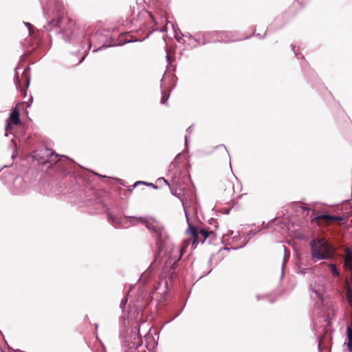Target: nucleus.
<instances>
[{
    "label": "nucleus",
    "mask_w": 352,
    "mask_h": 352,
    "mask_svg": "<svg viewBox=\"0 0 352 352\" xmlns=\"http://www.w3.org/2000/svg\"><path fill=\"white\" fill-rule=\"evenodd\" d=\"M105 212L109 222L115 228L124 226L126 223L124 219H131L130 223L131 226H136L139 223L144 224L150 231L151 235L155 238L157 252L155 256L154 263H156L162 252L164 251L162 274L170 280L173 279L177 273L179 261L183 254L186 252L187 245L180 246L175 244L164 226L153 217L144 218L142 217L124 216L122 218L120 215V211L118 208H107Z\"/></svg>",
    "instance_id": "1"
},
{
    "label": "nucleus",
    "mask_w": 352,
    "mask_h": 352,
    "mask_svg": "<svg viewBox=\"0 0 352 352\" xmlns=\"http://www.w3.org/2000/svg\"><path fill=\"white\" fill-rule=\"evenodd\" d=\"M33 158L47 168L56 165L60 172L68 177L71 186L69 190L85 194V201L87 204L100 201L94 188V180L97 177L104 178L106 176L85 169L69 157L59 155L46 146L36 148Z\"/></svg>",
    "instance_id": "2"
},
{
    "label": "nucleus",
    "mask_w": 352,
    "mask_h": 352,
    "mask_svg": "<svg viewBox=\"0 0 352 352\" xmlns=\"http://www.w3.org/2000/svg\"><path fill=\"white\" fill-rule=\"evenodd\" d=\"M60 28V32L62 34L65 41H69L76 29V22L65 12L59 9L57 11L56 17L51 19L45 28L51 31L54 28Z\"/></svg>",
    "instance_id": "3"
},
{
    "label": "nucleus",
    "mask_w": 352,
    "mask_h": 352,
    "mask_svg": "<svg viewBox=\"0 0 352 352\" xmlns=\"http://www.w3.org/2000/svg\"><path fill=\"white\" fill-rule=\"evenodd\" d=\"M122 352H146L139 327L120 333Z\"/></svg>",
    "instance_id": "4"
},
{
    "label": "nucleus",
    "mask_w": 352,
    "mask_h": 352,
    "mask_svg": "<svg viewBox=\"0 0 352 352\" xmlns=\"http://www.w3.org/2000/svg\"><path fill=\"white\" fill-rule=\"evenodd\" d=\"M5 136L10 139V146L12 148V157L18 149L25 150L34 146L40 140L36 133H4Z\"/></svg>",
    "instance_id": "5"
},
{
    "label": "nucleus",
    "mask_w": 352,
    "mask_h": 352,
    "mask_svg": "<svg viewBox=\"0 0 352 352\" xmlns=\"http://www.w3.org/2000/svg\"><path fill=\"white\" fill-rule=\"evenodd\" d=\"M322 245V241L320 239H313L309 242L311 248V258L314 262H316L318 260H325L328 258L327 254L320 251Z\"/></svg>",
    "instance_id": "6"
},
{
    "label": "nucleus",
    "mask_w": 352,
    "mask_h": 352,
    "mask_svg": "<svg viewBox=\"0 0 352 352\" xmlns=\"http://www.w3.org/2000/svg\"><path fill=\"white\" fill-rule=\"evenodd\" d=\"M19 111L17 108L12 110L9 118L6 120V130L10 131L13 129V126H18L21 124L20 120Z\"/></svg>",
    "instance_id": "7"
},
{
    "label": "nucleus",
    "mask_w": 352,
    "mask_h": 352,
    "mask_svg": "<svg viewBox=\"0 0 352 352\" xmlns=\"http://www.w3.org/2000/svg\"><path fill=\"white\" fill-rule=\"evenodd\" d=\"M315 219L321 220L324 223L327 224H329L331 221H339L340 224H343V221L344 220V217L339 215H331L327 213L318 214L315 217Z\"/></svg>",
    "instance_id": "8"
},
{
    "label": "nucleus",
    "mask_w": 352,
    "mask_h": 352,
    "mask_svg": "<svg viewBox=\"0 0 352 352\" xmlns=\"http://www.w3.org/2000/svg\"><path fill=\"white\" fill-rule=\"evenodd\" d=\"M212 261V257L210 256L207 263H201L199 264L200 268H204L206 266H208V270L204 271L201 274H199L197 270L195 269V265H193V263H192L193 276L195 278L197 277L198 280H199V279H201V278L207 276L208 274H209L212 272V268L210 267V265H211Z\"/></svg>",
    "instance_id": "9"
},
{
    "label": "nucleus",
    "mask_w": 352,
    "mask_h": 352,
    "mask_svg": "<svg viewBox=\"0 0 352 352\" xmlns=\"http://www.w3.org/2000/svg\"><path fill=\"white\" fill-rule=\"evenodd\" d=\"M344 253V266L351 273L350 279L352 283V249L349 248H345Z\"/></svg>",
    "instance_id": "10"
},
{
    "label": "nucleus",
    "mask_w": 352,
    "mask_h": 352,
    "mask_svg": "<svg viewBox=\"0 0 352 352\" xmlns=\"http://www.w3.org/2000/svg\"><path fill=\"white\" fill-rule=\"evenodd\" d=\"M186 220L188 222V229L186 230V233L190 234L192 239V245L198 241V231L199 229L191 223L189 220L187 214H186Z\"/></svg>",
    "instance_id": "11"
},
{
    "label": "nucleus",
    "mask_w": 352,
    "mask_h": 352,
    "mask_svg": "<svg viewBox=\"0 0 352 352\" xmlns=\"http://www.w3.org/2000/svg\"><path fill=\"white\" fill-rule=\"evenodd\" d=\"M215 236V234L213 231H209L205 228L199 229L198 239L199 238V236L201 237L200 242L202 243H204L205 241L210 236Z\"/></svg>",
    "instance_id": "12"
},
{
    "label": "nucleus",
    "mask_w": 352,
    "mask_h": 352,
    "mask_svg": "<svg viewBox=\"0 0 352 352\" xmlns=\"http://www.w3.org/2000/svg\"><path fill=\"white\" fill-rule=\"evenodd\" d=\"M310 288L317 298H322L323 285L320 283L317 284L316 282L315 284L311 283L310 285Z\"/></svg>",
    "instance_id": "13"
},
{
    "label": "nucleus",
    "mask_w": 352,
    "mask_h": 352,
    "mask_svg": "<svg viewBox=\"0 0 352 352\" xmlns=\"http://www.w3.org/2000/svg\"><path fill=\"white\" fill-rule=\"evenodd\" d=\"M346 339L347 341L344 342L349 351H352V327L350 326L346 327Z\"/></svg>",
    "instance_id": "14"
},
{
    "label": "nucleus",
    "mask_w": 352,
    "mask_h": 352,
    "mask_svg": "<svg viewBox=\"0 0 352 352\" xmlns=\"http://www.w3.org/2000/svg\"><path fill=\"white\" fill-rule=\"evenodd\" d=\"M139 185H146V186H152V187H153V188H157L156 186H155V185H154L153 184H152V183H147V182H146L138 181V182H136L133 184V186L132 188H129V191H128V192H126V193H129V194H130V193L132 192V190H133V188H135V187H137V186H139Z\"/></svg>",
    "instance_id": "15"
},
{
    "label": "nucleus",
    "mask_w": 352,
    "mask_h": 352,
    "mask_svg": "<svg viewBox=\"0 0 352 352\" xmlns=\"http://www.w3.org/2000/svg\"><path fill=\"white\" fill-rule=\"evenodd\" d=\"M216 149L219 150L220 151V153L221 154H223V155H227L229 157V159L230 160V153L227 149V148L226 147V146L224 144H219V145H217L216 147H215ZM230 166H231V161L230 160Z\"/></svg>",
    "instance_id": "16"
},
{
    "label": "nucleus",
    "mask_w": 352,
    "mask_h": 352,
    "mask_svg": "<svg viewBox=\"0 0 352 352\" xmlns=\"http://www.w3.org/2000/svg\"><path fill=\"white\" fill-rule=\"evenodd\" d=\"M15 83L16 87L20 90L21 94L23 96V97H25L27 94L26 89L25 88L23 85H21V82L18 77H16V78Z\"/></svg>",
    "instance_id": "17"
},
{
    "label": "nucleus",
    "mask_w": 352,
    "mask_h": 352,
    "mask_svg": "<svg viewBox=\"0 0 352 352\" xmlns=\"http://www.w3.org/2000/svg\"><path fill=\"white\" fill-rule=\"evenodd\" d=\"M329 268L333 276H335V277L340 276V272H339L337 266L335 264L330 263L329 265Z\"/></svg>",
    "instance_id": "18"
},
{
    "label": "nucleus",
    "mask_w": 352,
    "mask_h": 352,
    "mask_svg": "<svg viewBox=\"0 0 352 352\" xmlns=\"http://www.w3.org/2000/svg\"><path fill=\"white\" fill-rule=\"evenodd\" d=\"M170 90L168 89H166L162 90V98H161V103L165 104L169 97Z\"/></svg>",
    "instance_id": "19"
},
{
    "label": "nucleus",
    "mask_w": 352,
    "mask_h": 352,
    "mask_svg": "<svg viewBox=\"0 0 352 352\" xmlns=\"http://www.w3.org/2000/svg\"><path fill=\"white\" fill-rule=\"evenodd\" d=\"M183 154V152L178 153L175 157L174 160L170 163L169 166V170H172L175 168L179 164L178 159Z\"/></svg>",
    "instance_id": "20"
},
{
    "label": "nucleus",
    "mask_w": 352,
    "mask_h": 352,
    "mask_svg": "<svg viewBox=\"0 0 352 352\" xmlns=\"http://www.w3.org/2000/svg\"><path fill=\"white\" fill-rule=\"evenodd\" d=\"M297 273L300 274H313V270L310 267H299Z\"/></svg>",
    "instance_id": "21"
},
{
    "label": "nucleus",
    "mask_w": 352,
    "mask_h": 352,
    "mask_svg": "<svg viewBox=\"0 0 352 352\" xmlns=\"http://www.w3.org/2000/svg\"><path fill=\"white\" fill-rule=\"evenodd\" d=\"M263 228H259L258 230H250L248 232V239L246 241L248 242V241L254 236H255L258 232L261 231Z\"/></svg>",
    "instance_id": "22"
},
{
    "label": "nucleus",
    "mask_w": 352,
    "mask_h": 352,
    "mask_svg": "<svg viewBox=\"0 0 352 352\" xmlns=\"http://www.w3.org/2000/svg\"><path fill=\"white\" fill-rule=\"evenodd\" d=\"M346 298L350 306L352 307V289L349 287L347 289Z\"/></svg>",
    "instance_id": "23"
},
{
    "label": "nucleus",
    "mask_w": 352,
    "mask_h": 352,
    "mask_svg": "<svg viewBox=\"0 0 352 352\" xmlns=\"http://www.w3.org/2000/svg\"><path fill=\"white\" fill-rule=\"evenodd\" d=\"M22 78L24 79V80H25L24 85H25V87L27 88L29 86L30 79L28 77L27 74L25 71L23 72V73L22 74Z\"/></svg>",
    "instance_id": "24"
},
{
    "label": "nucleus",
    "mask_w": 352,
    "mask_h": 352,
    "mask_svg": "<svg viewBox=\"0 0 352 352\" xmlns=\"http://www.w3.org/2000/svg\"><path fill=\"white\" fill-rule=\"evenodd\" d=\"M127 302H128V297L127 296L124 297L120 302V307L122 311H124Z\"/></svg>",
    "instance_id": "25"
},
{
    "label": "nucleus",
    "mask_w": 352,
    "mask_h": 352,
    "mask_svg": "<svg viewBox=\"0 0 352 352\" xmlns=\"http://www.w3.org/2000/svg\"><path fill=\"white\" fill-rule=\"evenodd\" d=\"M247 243H248V241H245L243 245H240V246H239V247L231 248V249H232V250H238V249H239V248H243V247H244ZM223 249H224V250H228V251H229V250H230V248H227V247H224V248H223Z\"/></svg>",
    "instance_id": "26"
},
{
    "label": "nucleus",
    "mask_w": 352,
    "mask_h": 352,
    "mask_svg": "<svg viewBox=\"0 0 352 352\" xmlns=\"http://www.w3.org/2000/svg\"><path fill=\"white\" fill-rule=\"evenodd\" d=\"M209 223L210 225H214V228H218V223L217 221V220L215 219H213V218H211L210 220H209Z\"/></svg>",
    "instance_id": "27"
},
{
    "label": "nucleus",
    "mask_w": 352,
    "mask_h": 352,
    "mask_svg": "<svg viewBox=\"0 0 352 352\" xmlns=\"http://www.w3.org/2000/svg\"><path fill=\"white\" fill-rule=\"evenodd\" d=\"M172 194H173V195L176 196L177 198H179V200H180V201H182V205H183L184 208H185L184 203V199H183V197H182V195H181L180 193H179V194L175 193V192H172Z\"/></svg>",
    "instance_id": "28"
},
{
    "label": "nucleus",
    "mask_w": 352,
    "mask_h": 352,
    "mask_svg": "<svg viewBox=\"0 0 352 352\" xmlns=\"http://www.w3.org/2000/svg\"><path fill=\"white\" fill-rule=\"evenodd\" d=\"M267 294H263V295H261V294H257V295L256 296V300H261V299H264V298H267Z\"/></svg>",
    "instance_id": "29"
},
{
    "label": "nucleus",
    "mask_w": 352,
    "mask_h": 352,
    "mask_svg": "<svg viewBox=\"0 0 352 352\" xmlns=\"http://www.w3.org/2000/svg\"><path fill=\"white\" fill-rule=\"evenodd\" d=\"M184 140H185V147H186L185 151H188V137H187V135H185Z\"/></svg>",
    "instance_id": "30"
},
{
    "label": "nucleus",
    "mask_w": 352,
    "mask_h": 352,
    "mask_svg": "<svg viewBox=\"0 0 352 352\" xmlns=\"http://www.w3.org/2000/svg\"><path fill=\"white\" fill-rule=\"evenodd\" d=\"M263 228V230H264V229H267V228H268V223H267V224H265V221H263V222L262 223V225H261V226H258V228Z\"/></svg>",
    "instance_id": "31"
},
{
    "label": "nucleus",
    "mask_w": 352,
    "mask_h": 352,
    "mask_svg": "<svg viewBox=\"0 0 352 352\" xmlns=\"http://www.w3.org/2000/svg\"><path fill=\"white\" fill-rule=\"evenodd\" d=\"M233 233L234 232L232 230H228L227 234H223V238H224L226 236H232Z\"/></svg>",
    "instance_id": "32"
},
{
    "label": "nucleus",
    "mask_w": 352,
    "mask_h": 352,
    "mask_svg": "<svg viewBox=\"0 0 352 352\" xmlns=\"http://www.w3.org/2000/svg\"><path fill=\"white\" fill-rule=\"evenodd\" d=\"M318 349L319 352H322V346H321L320 341H319V342H318Z\"/></svg>",
    "instance_id": "33"
},
{
    "label": "nucleus",
    "mask_w": 352,
    "mask_h": 352,
    "mask_svg": "<svg viewBox=\"0 0 352 352\" xmlns=\"http://www.w3.org/2000/svg\"><path fill=\"white\" fill-rule=\"evenodd\" d=\"M161 179H162V180H163V181H164V182L166 185L169 186V183H168V182L166 179H165L164 177H160V178L159 179V180H161Z\"/></svg>",
    "instance_id": "34"
},
{
    "label": "nucleus",
    "mask_w": 352,
    "mask_h": 352,
    "mask_svg": "<svg viewBox=\"0 0 352 352\" xmlns=\"http://www.w3.org/2000/svg\"><path fill=\"white\" fill-rule=\"evenodd\" d=\"M163 23H165V25L168 23V21L166 18L163 19Z\"/></svg>",
    "instance_id": "35"
},
{
    "label": "nucleus",
    "mask_w": 352,
    "mask_h": 352,
    "mask_svg": "<svg viewBox=\"0 0 352 352\" xmlns=\"http://www.w3.org/2000/svg\"><path fill=\"white\" fill-rule=\"evenodd\" d=\"M192 129V126H190L188 127V129H187V131H188L189 132H190Z\"/></svg>",
    "instance_id": "36"
},
{
    "label": "nucleus",
    "mask_w": 352,
    "mask_h": 352,
    "mask_svg": "<svg viewBox=\"0 0 352 352\" xmlns=\"http://www.w3.org/2000/svg\"><path fill=\"white\" fill-rule=\"evenodd\" d=\"M318 280L319 282H322L324 280V278H321V277H318Z\"/></svg>",
    "instance_id": "37"
},
{
    "label": "nucleus",
    "mask_w": 352,
    "mask_h": 352,
    "mask_svg": "<svg viewBox=\"0 0 352 352\" xmlns=\"http://www.w3.org/2000/svg\"><path fill=\"white\" fill-rule=\"evenodd\" d=\"M302 209L304 210H309V208H307V207H302Z\"/></svg>",
    "instance_id": "38"
},
{
    "label": "nucleus",
    "mask_w": 352,
    "mask_h": 352,
    "mask_svg": "<svg viewBox=\"0 0 352 352\" xmlns=\"http://www.w3.org/2000/svg\"><path fill=\"white\" fill-rule=\"evenodd\" d=\"M270 302L271 303H274V302H275V300H274V299H270Z\"/></svg>",
    "instance_id": "39"
},
{
    "label": "nucleus",
    "mask_w": 352,
    "mask_h": 352,
    "mask_svg": "<svg viewBox=\"0 0 352 352\" xmlns=\"http://www.w3.org/2000/svg\"><path fill=\"white\" fill-rule=\"evenodd\" d=\"M180 313H181V311H180V312H179V313H178V314H177V315L173 318V319H175V318H177L179 315H180Z\"/></svg>",
    "instance_id": "40"
},
{
    "label": "nucleus",
    "mask_w": 352,
    "mask_h": 352,
    "mask_svg": "<svg viewBox=\"0 0 352 352\" xmlns=\"http://www.w3.org/2000/svg\"><path fill=\"white\" fill-rule=\"evenodd\" d=\"M236 238H237V236H234L232 239H236Z\"/></svg>",
    "instance_id": "41"
},
{
    "label": "nucleus",
    "mask_w": 352,
    "mask_h": 352,
    "mask_svg": "<svg viewBox=\"0 0 352 352\" xmlns=\"http://www.w3.org/2000/svg\"><path fill=\"white\" fill-rule=\"evenodd\" d=\"M120 184L123 185V186H125V184L124 183H122V182H120Z\"/></svg>",
    "instance_id": "42"
},
{
    "label": "nucleus",
    "mask_w": 352,
    "mask_h": 352,
    "mask_svg": "<svg viewBox=\"0 0 352 352\" xmlns=\"http://www.w3.org/2000/svg\"><path fill=\"white\" fill-rule=\"evenodd\" d=\"M150 16L152 18V19L154 21L153 15L150 14Z\"/></svg>",
    "instance_id": "43"
},
{
    "label": "nucleus",
    "mask_w": 352,
    "mask_h": 352,
    "mask_svg": "<svg viewBox=\"0 0 352 352\" xmlns=\"http://www.w3.org/2000/svg\"><path fill=\"white\" fill-rule=\"evenodd\" d=\"M351 215H352V206H351Z\"/></svg>",
    "instance_id": "44"
},
{
    "label": "nucleus",
    "mask_w": 352,
    "mask_h": 352,
    "mask_svg": "<svg viewBox=\"0 0 352 352\" xmlns=\"http://www.w3.org/2000/svg\"><path fill=\"white\" fill-rule=\"evenodd\" d=\"M149 331H150V329H149L148 331H147V333L145 334V336H146L147 333H149Z\"/></svg>",
    "instance_id": "45"
}]
</instances>
